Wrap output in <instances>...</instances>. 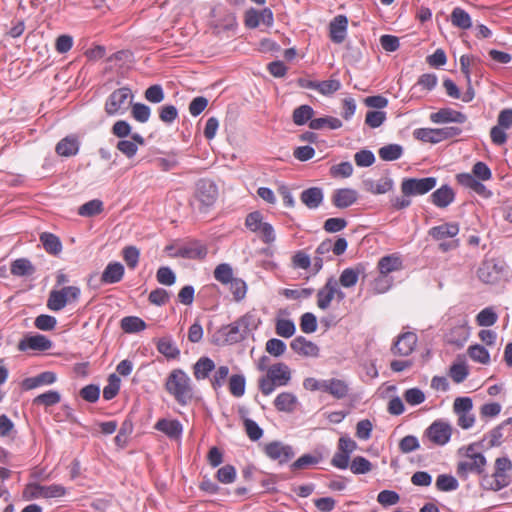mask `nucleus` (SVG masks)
Returning <instances> with one entry per match:
<instances>
[{"instance_id": "0eeeda50", "label": "nucleus", "mask_w": 512, "mask_h": 512, "mask_svg": "<svg viewBox=\"0 0 512 512\" xmlns=\"http://www.w3.org/2000/svg\"><path fill=\"white\" fill-rule=\"evenodd\" d=\"M129 97H133L131 89L121 87L114 90L105 101V112L108 116L123 115L126 111L125 104Z\"/></svg>"}, {"instance_id": "de8ad7c7", "label": "nucleus", "mask_w": 512, "mask_h": 512, "mask_svg": "<svg viewBox=\"0 0 512 512\" xmlns=\"http://www.w3.org/2000/svg\"><path fill=\"white\" fill-rule=\"evenodd\" d=\"M227 286H229L235 302H241L246 297L248 287L243 279L234 277Z\"/></svg>"}, {"instance_id": "f8f14e48", "label": "nucleus", "mask_w": 512, "mask_h": 512, "mask_svg": "<svg viewBox=\"0 0 512 512\" xmlns=\"http://www.w3.org/2000/svg\"><path fill=\"white\" fill-rule=\"evenodd\" d=\"M53 346V342L45 335L42 334H34V335H26L23 339H21L18 343L19 351H47L50 350Z\"/></svg>"}, {"instance_id": "680f3d73", "label": "nucleus", "mask_w": 512, "mask_h": 512, "mask_svg": "<svg viewBox=\"0 0 512 512\" xmlns=\"http://www.w3.org/2000/svg\"><path fill=\"white\" fill-rule=\"evenodd\" d=\"M123 258L130 269H135L139 263L140 251L136 246H126L122 251Z\"/></svg>"}, {"instance_id": "a211bd4d", "label": "nucleus", "mask_w": 512, "mask_h": 512, "mask_svg": "<svg viewBox=\"0 0 512 512\" xmlns=\"http://www.w3.org/2000/svg\"><path fill=\"white\" fill-rule=\"evenodd\" d=\"M455 200V192L448 185H442L429 196V201L438 208H446Z\"/></svg>"}, {"instance_id": "a19ab883", "label": "nucleus", "mask_w": 512, "mask_h": 512, "mask_svg": "<svg viewBox=\"0 0 512 512\" xmlns=\"http://www.w3.org/2000/svg\"><path fill=\"white\" fill-rule=\"evenodd\" d=\"M404 149L400 144H388L378 150V155L383 161H395L402 157Z\"/></svg>"}, {"instance_id": "58836bf2", "label": "nucleus", "mask_w": 512, "mask_h": 512, "mask_svg": "<svg viewBox=\"0 0 512 512\" xmlns=\"http://www.w3.org/2000/svg\"><path fill=\"white\" fill-rule=\"evenodd\" d=\"M215 369V363L209 357H201L194 364V377L197 380L206 379L209 374Z\"/></svg>"}, {"instance_id": "a18cd8bd", "label": "nucleus", "mask_w": 512, "mask_h": 512, "mask_svg": "<svg viewBox=\"0 0 512 512\" xmlns=\"http://www.w3.org/2000/svg\"><path fill=\"white\" fill-rule=\"evenodd\" d=\"M213 276L216 281L227 286L234 278V271L229 263H221L214 269Z\"/></svg>"}, {"instance_id": "bb28decb", "label": "nucleus", "mask_w": 512, "mask_h": 512, "mask_svg": "<svg viewBox=\"0 0 512 512\" xmlns=\"http://www.w3.org/2000/svg\"><path fill=\"white\" fill-rule=\"evenodd\" d=\"M124 266L120 262H110L107 264L101 275L103 284H116L123 279Z\"/></svg>"}, {"instance_id": "6e6d98bb", "label": "nucleus", "mask_w": 512, "mask_h": 512, "mask_svg": "<svg viewBox=\"0 0 512 512\" xmlns=\"http://www.w3.org/2000/svg\"><path fill=\"white\" fill-rule=\"evenodd\" d=\"M350 470L353 474H367L372 470V463L363 456H356L350 464Z\"/></svg>"}, {"instance_id": "dca6fc26", "label": "nucleus", "mask_w": 512, "mask_h": 512, "mask_svg": "<svg viewBox=\"0 0 512 512\" xmlns=\"http://www.w3.org/2000/svg\"><path fill=\"white\" fill-rule=\"evenodd\" d=\"M456 180L461 186L472 190L479 196L489 198L492 195L491 191L487 189L481 180L475 178L470 173H459L456 175Z\"/></svg>"}, {"instance_id": "864d4df0", "label": "nucleus", "mask_w": 512, "mask_h": 512, "mask_svg": "<svg viewBox=\"0 0 512 512\" xmlns=\"http://www.w3.org/2000/svg\"><path fill=\"white\" fill-rule=\"evenodd\" d=\"M468 354L470 358L481 364H488L490 362V353L489 351L480 344L471 345L468 348Z\"/></svg>"}, {"instance_id": "2f4dec72", "label": "nucleus", "mask_w": 512, "mask_h": 512, "mask_svg": "<svg viewBox=\"0 0 512 512\" xmlns=\"http://www.w3.org/2000/svg\"><path fill=\"white\" fill-rule=\"evenodd\" d=\"M459 225L455 222L434 226L429 230V235L435 240L453 238L459 233Z\"/></svg>"}, {"instance_id": "a878e982", "label": "nucleus", "mask_w": 512, "mask_h": 512, "mask_svg": "<svg viewBox=\"0 0 512 512\" xmlns=\"http://www.w3.org/2000/svg\"><path fill=\"white\" fill-rule=\"evenodd\" d=\"M80 148V142L74 135H68L61 139L56 147L55 151L59 156L71 157L78 154Z\"/></svg>"}, {"instance_id": "09e8293b", "label": "nucleus", "mask_w": 512, "mask_h": 512, "mask_svg": "<svg viewBox=\"0 0 512 512\" xmlns=\"http://www.w3.org/2000/svg\"><path fill=\"white\" fill-rule=\"evenodd\" d=\"M498 320V314L493 307L482 309L476 316V322L481 327H491Z\"/></svg>"}, {"instance_id": "6e6552de", "label": "nucleus", "mask_w": 512, "mask_h": 512, "mask_svg": "<svg viewBox=\"0 0 512 512\" xmlns=\"http://www.w3.org/2000/svg\"><path fill=\"white\" fill-rule=\"evenodd\" d=\"M263 451L270 460L277 461L280 465L288 463L295 456L291 445L277 440L265 444Z\"/></svg>"}, {"instance_id": "cd10ccee", "label": "nucleus", "mask_w": 512, "mask_h": 512, "mask_svg": "<svg viewBox=\"0 0 512 512\" xmlns=\"http://www.w3.org/2000/svg\"><path fill=\"white\" fill-rule=\"evenodd\" d=\"M509 484L510 480H506L495 473L489 475L484 472L480 475L479 485L483 490L497 492L507 487Z\"/></svg>"}, {"instance_id": "37998d69", "label": "nucleus", "mask_w": 512, "mask_h": 512, "mask_svg": "<svg viewBox=\"0 0 512 512\" xmlns=\"http://www.w3.org/2000/svg\"><path fill=\"white\" fill-rule=\"evenodd\" d=\"M120 326L125 333L131 334L145 330L146 323L137 316H126L121 319Z\"/></svg>"}, {"instance_id": "4c0bfd02", "label": "nucleus", "mask_w": 512, "mask_h": 512, "mask_svg": "<svg viewBox=\"0 0 512 512\" xmlns=\"http://www.w3.org/2000/svg\"><path fill=\"white\" fill-rule=\"evenodd\" d=\"M314 109L307 104H303L294 109L292 114V120L295 125L303 126L310 122L314 116Z\"/></svg>"}, {"instance_id": "79ce46f5", "label": "nucleus", "mask_w": 512, "mask_h": 512, "mask_svg": "<svg viewBox=\"0 0 512 512\" xmlns=\"http://www.w3.org/2000/svg\"><path fill=\"white\" fill-rule=\"evenodd\" d=\"M68 303H70V299L66 298V295L62 289L52 290L47 300V307L52 311H60Z\"/></svg>"}, {"instance_id": "7c9ffc66", "label": "nucleus", "mask_w": 512, "mask_h": 512, "mask_svg": "<svg viewBox=\"0 0 512 512\" xmlns=\"http://www.w3.org/2000/svg\"><path fill=\"white\" fill-rule=\"evenodd\" d=\"M156 347L159 353L167 359H176L180 356V349L172 336H164L158 339Z\"/></svg>"}, {"instance_id": "13d9d810", "label": "nucleus", "mask_w": 512, "mask_h": 512, "mask_svg": "<svg viewBox=\"0 0 512 512\" xmlns=\"http://www.w3.org/2000/svg\"><path fill=\"white\" fill-rule=\"evenodd\" d=\"M469 337V331L464 326L455 327L448 335V342L462 347Z\"/></svg>"}, {"instance_id": "49530a36", "label": "nucleus", "mask_w": 512, "mask_h": 512, "mask_svg": "<svg viewBox=\"0 0 512 512\" xmlns=\"http://www.w3.org/2000/svg\"><path fill=\"white\" fill-rule=\"evenodd\" d=\"M246 390V378L243 374H233L229 378V391L234 397H242Z\"/></svg>"}, {"instance_id": "39448f33", "label": "nucleus", "mask_w": 512, "mask_h": 512, "mask_svg": "<svg viewBox=\"0 0 512 512\" xmlns=\"http://www.w3.org/2000/svg\"><path fill=\"white\" fill-rule=\"evenodd\" d=\"M218 197L217 185L209 179H200L196 183L194 202L198 203V210L206 212L208 208L212 207Z\"/></svg>"}, {"instance_id": "774afa93", "label": "nucleus", "mask_w": 512, "mask_h": 512, "mask_svg": "<svg viewBox=\"0 0 512 512\" xmlns=\"http://www.w3.org/2000/svg\"><path fill=\"white\" fill-rule=\"evenodd\" d=\"M34 325L37 329L42 331H51L57 325V319L48 314H41L36 317Z\"/></svg>"}, {"instance_id": "412c9836", "label": "nucleus", "mask_w": 512, "mask_h": 512, "mask_svg": "<svg viewBox=\"0 0 512 512\" xmlns=\"http://www.w3.org/2000/svg\"><path fill=\"white\" fill-rule=\"evenodd\" d=\"M348 18L345 15L336 16L329 24L330 39L336 44L342 43L347 35Z\"/></svg>"}, {"instance_id": "c85d7f7f", "label": "nucleus", "mask_w": 512, "mask_h": 512, "mask_svg": "<svg viewBox=\"0 0 512 512\" xmlns=\"http://www.w3.org/2000/svg\"><path fill=\"white\" fill-rule=\"evenodd\" d=\"M348 242L344 237H339L335 242L331 239H326L318 245V254H329L333 252L334 255L340 256L347 250Z\"/></svg>"}, {"instance_id": "ddd939ff", "label": "nucleus", "mask_w": 512, "mask_h": 512, "mask_svg": "<svg viewBox=\"0 0 512 512\" xmlns=\"http://www.w3.org/2000/svg\"><path fill=\"white\" fill-rule=\"evenodd\" d=\"M367 266L366 263H358L354 267L345 268L339 276L338 283L344 288L354 287L360 277L366 278Z\"/></svg>"}, {"instance_id": "e433bc0d", "label": "nucleus", "mask_w": 512, "mask_h": 512, "mask_svg": "<svg viewBox=\"0 0 512 512\" xmlns=\"http://www.w3.org/2000/svg\"><path fill=\"white\" fill-rule=\"evenodd\" d=\"M450 20L453 26L463 30H467L472 27L471 16L461 7H455L452 10Z\"/></svg>"}, {"instance_id": "6ab92c4d", "label": "nucleus", "mask_w": 512, "mask_h": 512, "mask_svg": "<svg viewBox=\"0 0 512 512\" xmlns=\"http://www.w3.org/2000/svg\"><path fill=\"white\" fill-rule=\"evenodd\" d=\"M291 349L304 357H317L319 355V347L304 336L295 337L290 343Z\"/></svg>"}, {"instance_id": "b1692460", "label": "nucleus", "mask_w": 512, "mask_h": 512, "mask_svg": "<svg viewBox=\"0 0 512 512\" xmlns=\"http://www.w3.org/2000/svg\"><path fill=\"white\" fill-rule=\"evenodd\" d=\"M335 292V277L331 276L317 292V306L321 310H326L334 299Z\"/></svg>"}, {"instance_id": "473e14b6", "label": "nucleus", "mask_w": 512, "mask_h": 512, "mask_svg": "<svg viewBox=\"0 0 512 512\" xmlns=\"http://www.w3.org/2000/svg\"><path fill=\"white\" fill-rule=\"evenodd\" d=\"M403 261L401 257L394 253L382 257L378 262L380 274L387 276L389 273L398 271L402 268Z\"/></svg>"}, {"instance_id": "2eb2a0df", "label": "nucleus", "mask_w": 512, "mask_h": 512, "mask_svg": "<svg viewBox=\"0 0 512 512\" xmlns=\"http://www.w3.org/2000/svg\"><path fill=\"white\" fill-rule=\"evenodd\" d=\"M207 255V247L198 240L190 241L177 249L176 257L202 260Z\"/></svg>"}, {"instance_id": "1a4fd4ad", "label": "nucleus", "mask_w": 512, "mask_h": 512, "mask_svg": "<svg viewBox=\"0 0 512 512\" xmlns=\"http://www.w3.org/2000/svg\"><path fill=\"white\" fill-rule=\"evenodd\" d=\"M451 435V425L442 420L434 421L424 432V436L438 446L447 444L451 439Z\"/></svg>"}, {"instance_id": "f3484780", "label": "nucleus", "mask_w": 512, "mask_h": 512, "mask_svg": "<svg viewBox=\"0 0 512 512\" xmlns=\"http://www.w3.org/2000/svg\"><path fill=\"white\" fill-rule=\"evenodd\" d=\"M417 335L414 332H405L397 337L392 352L395 355L408 356L410 355L417 344Z\"/></svg>"}, {"instance_id": "3c124183", "label": "nucleus", "mask_w": 512, "mask_h": 512, "mask_svg": "<svg viewBox=\"0 0 512 512\" xmlns=\"http://www.w3.org/2000/svg\"><path fill=\"white\" fill-rule=\"evenodd\" d=\"M276 334L283 338H290L296 332V326L293 320L278 318L275 325Z\"/></svg>"}, {"instance_id": "bf43d9fd", "label": "nucleus", "mask_w": 512, "mask_h": 512, "mask_svg": "<svg viewBox=\"0 0 512 512\" xmlns=\"http://www.w3.org/2000/svg\"><path fill=\"white\" fill-rule=\"evenodd\" d=\"M467 365L462 363H453L450 367L449 375L455 383H462L468 376Z\"/></svg>"}, {"instance_id": "f03ea898", "label": "nucleus", "mask_w": 512, "mask_h": 512, "mask_svg": "<svg viewBox=\"0 0 512 512\" xmlns=\"http://www.w3.org/2000/svg\"><path fill=\"white\" fill-rule=\"evenodd\" d=\"M165 389L181 406L189 404L194 396L191 379L182 369H174L169 373Z\"/></svg>"}, {"instance_id": "ea45409f", "label": "nucleus", "mask_w": 512, "mask_h": 512, "mask_svg": "<svg viewBox=\"0 0 512 512\" xmlns=\"http://www.w3.org/2000/svg\"><path fill=\"white\" fill-rule=\"evenodd\" d=\"M342 125L343 124L340 119L332 116L314 118L309 122V128L312 130H321L326 126L331 130H337L341 128Z\"/></svg>"}, {"instance_id": "69168bd1", "label": "nucleus", "mask_w": 512, "mask_h": 512, "mask_svg": "<svg viewBox=\"0 0 512 512\" xmlns=\"http://www.w3.org/2000/svg\"><path fill=\"white\" fill-rule=\"evenodd\" d=\"M216 477L223 484L233 483L236 479V469L233 465L227 464L218 469Z\"/></svg>"}, {"instance_id": "8fccbe9b", "label": "nucleus", "mask_w": 512, "mask_h": 512, "mask_svg": "<svg viewBox=\"0 0 512 512\" xmlns=\"http://www.w3.org/2000/svg\"><path fill=\"white\" fill-rule=\"evenodd\" d=\"M436 488L442 492H450L458 489V480L450 474H440L436 479Z\"/></svg>"}, {"instance_id": "423d86ee", "label": "nucleus", "mask_w": 512, "mask_h": 512, "mask_svg": "<svg viewBox=\"0 0 512 512\" xmlns=\"http://www.w3.org/2000/svg\"><path fill=\"white\" fill-rule=\"evenodd\" d=\"M437 185V178L433 176L424 178H403L401 192L404 196H421L433 190Z\"/></svg>"}, {"instance_id": "f704fd0d", "label": "nucleus", "mask_w": 512, "mask_h": 512, "mask_svg": "<svg viewBox=\"0 0 512 512\" xmlns=\"http://www.w3.org/2000/svg\"><path fill=\"white\" fill-rule=\"evenodd\" d=\"M297 397L290 392L280 393L274 400V406L278 411L291 413L295 410Z\"/></svg>"}, {"instance_id": "603ef678", "label": "nucleus", "mask_w": 512, "mask_h": 512, "mask_svg": "<svg viewBox=\"0 0 512 512\" xmlns=\"http://www.w3.org/2000/svg\"><path fill=\"white\" fill-rule=\"evenodd\" d=\"M121 379L115 373L109 375L108 383L103 389V398L107 401L117 396L120 390Z\"/></svg>"}, {"instance_id": "c756f323", "label": "nucleus", "mask_w": 512, "mask_h": 512, "mask_svg": "<svg viewBox=\"0 0 512 512\" xmlns=\"http://www.w3.org/2000/svg\"><path fill=\"white\" fill-rule=\"evenodd\" d=\"M324 393H328L336 399H343L349 394V385L341 379H326Z\"/></svg>"}, {"instance_id": "7ed1b4c3", "label": "nucleus", "mask_w": 512, "mask_h": 512, "mask_svg": "<svg viewBox=\"0 0 512 512\" xmlns=\"http://www.w3.org/2000/svg\"><path fill=\"white\" fill-rule=\"evenodd\" d=\"M291 381V370L283 362L275 363L267 369L266 375L258 380V388L265 395H271L277 387H284Z\"/></svg>"}, {"instance_id": "052dcab7", "label": "nucleus", "mask_w": 512, "mask_h": 512, "mask_svg": "<svg viewBox=\"0 0 512 512\" xmlns=\"http://www.w3.org/2000/svg\"><path fill=\"white\" fill-rule=\"evenodd\" d=\"M157 281L165 286H172L176 282L174 271L168 266H161L156 273Z\"/></svg>"}, {"instance_id": "20e7f679", "label": "nucleus", "mask_w": 512, "mask_h": 512, "mask_svg": "<svg viewBox=\"0 0 512 512\" xmlns=\"http://www.w3.org/2000/svg\"><path fill=\"white\" fill-rule=\"evenodd\" d=\"M461 133V128L456 126H447L443 128H418L414 130L413 136L419 141L437 144L441 141L457 137Z\"/></svg>"}, {"instance_id": "c9c22d12", "label": "nucleus", "mask_w": 512, "mask_h": 512, "mask_svg": "<svg viewBox=\"0 0 512 512\" xmlns=\"http://www.w3.org/2000/svg\"><path fill=\"white\" fill-rule=\"evenodd\" d=\"M40 241L45 251L51 255H58L62 251V243L58 236L44 232L40 235Z\"/></svg>"}, {"instance_id": "5701e85b", "label": "nucleus", "mask_w": 512, "mask_h": 512, "mask_svg": "<svg viewBox=\"0 0 512 512\" xmlns=\"http://www.w3.org/2000/svg\"><path fill=\"white\" fill-rule=\"evenodd\" d=\"M357 191L352 188H341L334 191L332 203L339 209L352 206L357 201Z\"/></svg>"}, {"instance_id": "4d7b16f0", "label": "nucleus", "mask_w": 512, "mask_h": 512, "mask_svg": "<svg viewBox=\"0 0 512 512\" xmlns=\"http://www.w3.org/2000/svg\"><path fill=\"white\" fill-rule=\"evenodd\" d=\"M131 115L136 121H138L140 123H146L150 119L151 109L146 104L139 103V102L134 103L132 105Z\"/></svg>"}, {"instance_id": "4468645a", "label": "nucleus", "mask_w": 512, "mask_h": 512, "mask_svg": "<svg viewBox=\"0 0 512 512\" xmlns=\"http://www.w3.org/2000/svg\"><path fill=\"white\" fill-rule=\"evenodd\" d=\"M431 122L435 124H444V123H458L463 124L467 121L466 114L456 111L452 108L445 107L439 109L437 112L430 114Z\"/></svg>"}, {"instance_id": "f257e3e1", "label": "nucleus", "mask_w": 512, "mask_h": 512, "mask_svg": "<svg viewBox=\"0 0 512 512\" xmlns=\"http://www.w3.org/2000/svg\"><path fill=\"white\" fill-rule=\"evenodd\" d=\"M261 324L260 316L255 309H252L230 324L222 326L218 334L223 338V344L234 345L249 337L254 338V333Z\"/></svg>"}, {"instance_id": "5fc2aeb1", "label": "nucleus", "mask_w": 512, "mask_h": 512, "mask_svg": "<svg viewBox=\"0 0 512 512\" xmlns=\"http://www.w3.org/2000/svg\"><path fill=\"white\" fill-rule=\"evenodd\" d=\"M61 401V395L58 391L49 390L36 396L33 400L34 404L44 405L46 407L58 404Z\"/></svg>"}, {"instance_id": "393cba45", "label": "nucleus", "mask_w": 512, "mask_h": 512, "mask_svg": "<svg viewBox=\"0 0 512 512\" xmlns=\"http://www.w3.org/2000/svg\"><path fill=\"white\" fill-rule=\"evenodd\" d=\"M155 429L164 433L171 439H178L183 433V426L177 419H160L156 422Z\"/></svg>"}, {"instance_id": "c03bdc74", "label": "nucleus", "mask_w": 512, "mask_h": 512, "mask_svg": "<svg viewBox=\"0 0 512 512\" xmlns=\"http://www.w3.org/2000/svg\"><path fill=\"white\" fill-rule=\"evenodd\" d=\"M104 210V204L100 199H92L78 208V214L82 217H94Z\"/></svg>"}, {"instance_id": "4be33fe9", "label": "nucleus", "mask_w": 512, "mask_h": 512, "mask_svg": "<svg viewBox=\"0 0 512 512\" xmlns=\"http://www.w3.org/2000/svg\"><path fill=\"white\" fill-rule=\"evenodd\" d=\"M301 202L310 210L319 208L324 201V191L321 187H310L300 194Z\"/></svg>"}, {"instance_id": "72a5a7b5", "label": "nucleus", "mask_w": 512, "mask_h": 512, "mask_svg": "<svg viewBox=\"0 0 512 512\" xmlns=\"http://www.w3.org/2000/svg\"><path fill=\"white\" fill-rule=\"evenodd\" d=\"M10 272L16 277H29L36 272V268L29 259L18 258L11 263Z\"/></svg>"}, {"instance_id": "338daca9", "label": "nucleus", "mask_w": 512, "mask_h": 512, "mask_svg": "<svg viewBox=\"0 0 512 512\" xmlns=\"http://www.w3.org/2000/svg\"><path fill=\"white\" fill-rule=\"evenodd\" d=\"M386 121V112L380 110L368 111L365 117V124L370 128H378Z\"/></svg>"}, {"instance_id": "e2e57ef3", "label": "nucleus", "mask_w": 512, "mask_h": 512, "mask_svg": "<svg viewBox=\"0 0 512 512\" xmlns=\"http://www.w3.org/2000/svg\"><path fill=\"white\" fill-rule=\"evenodd\" d=\"M341 88V83L337 79H329L317 82V91L325 96H329L337 92Z\"/></svg>"}, {"instance_id": "0e129e2a", "label": "nucleus", "mask_w": 512, "mask_h": 512, "mask_svg": "<svg viewBox=\"0 0 512 512\" xmlns=\"http://www.w3.org/2000/svg\"><path fill=\"white\" fill-rule=\"evenodd\" d=\"M355 163L358 167H370L375 163V155L371 150L362 149L354 155Z\"/></svg>"}, {"instance_id": "9b49d317", "label": "nucleus", "mask_w": 512, "mask_h": 512, "mask_svg": "<svg viewBox=\"0 0 512 512\" xmlns=\"http://www.w3.org/2000/svg\"><path fill=\"white\" fill-rule=\"evenodd\" d=\"M244 22L249 29H255L260 24L270 27L274 23L273 12L270 8H264L260 11L250 8L245 12Z\"/></svg>"}, {"instance_id": "aec40b11", "label": "nucleus", "mask_w": 512, "mask_h": 512, "mask_svg": "<svg viewBox=\"0 0 512 512\" xmlns=\"http://www.w3.org/2000/svg\"><path fill=\"white\" fill-rule=\"evenodd\" d=\"M501 268L494 261L482 263L477 271L478 278L485 284H496L500 280Z\"/></svg>"}, {"instance_id": "9d476101", "label": "nucleus", "mask_w": 512, "mask_h": 512, "mask_svg": "<svg viewBox=\"0 0 512 512\" xmlns=\"http://www.w3.org/2000/svg\"><path fill=\"white\" fill-rule=\"evenodd\" d=\"M487 459L484 454L474 455L472 459L460 461L456 473L462 480H467L470 473L482 475L485 472Z\"/></svg>"}]
</instances>
